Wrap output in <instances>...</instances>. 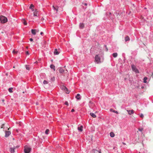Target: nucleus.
<instances>
[{"label":"nucleus","mask_w":153,"mask_h":153,"mask_svg":"<svg viewBox=\"0 0 153 153\" xmlns=\"http://www.w3.org/2000/svg\"><path fill=\"white\" fill-rule=\"evenodd\" d=\"M4 100H2V101L3 102H4Z\"/></svg>","instance_id":"41"},{"label":"nucleus","mask_w":153,"mask_h":153,"mask_svg":"<svg viewBox=\"0 0 153 153\" xmlns=\"http://www.w3.org/2000/svg\"><path fill=\"white\" fill-rule=\"evenodd\" d=\"M80 96V94H77L76 96V98L78 100H80L81 99V97H79Z\"/></svg>","instance_id":"17"},{"label":"nucleus","mask_w":153,"mask_h":153,"mask_svg":"<svg viewBox=\"0 0 153 153\" xmlns=\"http://www.w3.org/2000/svg\"><path fill=\"white\" fill-rule=\"evenodd\" d=\"M26 48H27H27H28V47H26Z\"/></svg>","instance_id":"49"},{"label":"nucleus","mask_w":153,"mask_h":153,"mask_svg":"<svg viewBox=\"0 0 153 153\" xmlns=\"http://www.w3.org/2000/svg\"><path fill=\"white\" fill-rule=\"evenodd\" d=\"M74 111V109H72L71 110V111L72 112H73Z\"/></svg>","instance_id":"38"},{"label":"nucleus","mask_w":153,"mask_h":153,"mask_svg":"<svg viewBox=\"0 0 153 153\" xmlns=\"http://www.w3.org/2000/svg\"><path fill=\"white\" fill-rule=\"evenodd\" d=\"M51 80H52V81H53L55 80V78L54 77L52 78L51 79Z\"/></svg>","instance_id":"32"},{"label":"nucleus","mask_w":153,"mask_h":153,"mask_svg":"<svg viewBox=\"0 0 153 153\" xmlns=\"http://www.w3.org/2000/svg\"><path fill=\"white\" fill-rule=\"evenodd\" d=\"M43 34V33L42 32H41L40 33V34L41 35H42V34Z\"/></svg>","instance_id":"40"},{"label":"nucleus","mask_w":153,"mask_h":153,"mask_svg":"<svg viewBox=\"0 0 153 153\" xmlns=\"http://www.w3.org/2000/svg\"><path fill=\"white\" fill-rule=\"evenodd\" d=\"M110 135L111 137H114V134L113 132H111L110 133Z\"/></svg>","instance_id":"21"},{"label":"nucleus","mask_w":153,"mask_h":153,"mask_svg":"<svg viewBox=\"0 0 153 153\" xmlns=\"http://www.w3.org/2000/svg\"><path fill=\"white\" fill-rule=\"evenodd\" d=\"M35 63H38V62H37V61H36Z\"/></svg>","instance_id":"46"},{"label":"nucleus","mask_w":153,"mask_h":153,"mask_svg":"<svg viewBox=\"0 0 153 153\" xmlns=\"http://www.w3.org/2000/svg\"><path fill=\"white\" fill-rule=\"evenodd\" d=\"M153 78V73H152V75Z\"/></svg>","instance_id":"42"},{"label":"nucleus","mask_w":153,"mask_h":153,"mask_svg":"<svg viewBox=\"0 0 153 153\" xmlns=\"http://www.w3.org/2000/svg\"><path fill=\"white\" fill-rule=\"evenodd\" d=\"M139 153H140V152H139Z\"/></svg>","instance_id":"53"},{"label":"nucleus","mask_w":153,"mask_h":153,"mask_svg":"<svg viewBox=\"0 0 153 153\" xmlns=\"http://www.w3.org/2000/svg\"><path fill=\"white\" fill-rule=\"evenodd\" d=\"M54 54L55 55H58L59 54V53L57 49H56L54 50Z\"/></svg>","instance_id":"11"},{"label":"nucleus","mask_w":153,"mask_h":153,"mask_svg":"<svg viewBox=\"0 0 153 153\" xmlns=\"http://www.w3.org/2000/svg\"><path fill=\"white\" fill-rule=\"evenodd\" d=\"M123 143L124 144V145H125L126 144L125 143Z\"/></svg>","instance_id":"45"},{"label":"nucleus","mask_w":153,"mask_h":153,"mask_svg":"<svg viewBox=\"0 0 153 153\" xmlns=\"http://www.w3.org/2000/svg\"><path fill=\"white\" fill-rule=\"evenodd\" d=\"M34 6L33 4H30V7H29V9H31L32 10H33L34 8Z\"/></svg>","instance_id":"19"},{"label":"nucleus","mask_w":153,"mask_h":153,"mask_svg":"<svg viewBox=\"0 0 153 153\" xmlns=\"http://www.w3.org/2000/svg\"><path fill=\"white\" fill-rule=\"evenodd\" d=\"M139 130L140 131H142L143 130V128H139Z\"/></svg>","instance_id":"35"},{"label":"nucleus","mask_w":153,"mask_h":153,"mask_svg":"<svg viewBox=\"0 0 153 153\" xmlns=\"http://www.w3.org/2000/svg\"><path fill=\"white\" fill-rule=\"evenodd\" d=\"M84 4L85 5H87V4L86 3H85Z\"/></svg>","instance_id":"44"},{"label":"nucleus","mask_w":153,"mask_h":153,"mask_svg":"<svg viewBox=\"0 0 153 153\" xmlns=\"http://www.w3.org/2000/svg\"><path fill=\"white\" fill-rule=\"evenodd\" d=\"M17 52H18V51H15V50H13V53L14 54H17Z\"/></svg>","instance_id":"28"},{"label":"nucleus","mask_w":153,"mask_h":153,"mask_svg":"<svg viewBox=\"0 0 153 153\" xmlns=\"http://www.w3.org/2000/svg\"><path fill=\"white\" fill-rule=\"evenodd\" d=\"M49 130L48 129H47L45 131V133L46 134H48V132H49Z\"/></svg>","instance_id":"27"},{"label":"nucleus","mask_w":153,"mask_h":153,"mask_svg":"<svg viewBox=\"0 0 153 153\" xmlns=\"http://www.w3.org/2000/svg\"><path fill=\"white\" fill-rule=\"evenodd\" d=\"M22 21L24 25H27V23L25 19H23L22 20Z\"/></svg>","instance_id":"20"},{"label":"nucleus","mask_w":153,"mask_h":153,"mask_svg":"<svg viewBox=\"0 0 153 153\" xmlns=\"http://www.w3.org/2000/svg\"><path fill=\"white\" fill-rule=\"evenodd\" d=\"M106 51H108V49L107 48H106Z\"/></svg>","instance_id":"43"},{"label":"nucleus","mask_w":153,"mask_h":153,"mask_svg":"<svg viewBox=\"0 0 153 153\" xmlns=\"http://www.w3.org/2000/svg\"><path fill=\"white\" fill-rule=\"evenodd\" d=\"M65 105H66L68 106V102L67 101L65 102Z\"/></svg>","instance_id":"34"},{"label":"nucleus","mask_w":153,"mask_h":153,"mask_svg":"<svg viewBox=\"0 0 153 153\" xmlns=\"http://www.w3.org/2000/svg\"><path fill=\"white\" fill-rule=\"evenodd\" d=\"M83 128V126H80V127H78V129L79 131L81 132L83 130V129H82Z\"/></svg>","instance_id":"14"},{"label":"nucleus","mask_w":153,"mask_h":153,"mask_svg":"<svg viewBox=\"0 0 153 153\" xmlns=\"http://www.w3.org/2000/svg\"><path fill=\"white\" fill-rule=\"evenodd\" d=\"M84 26V25L83 23H80L79 25L80 28L81 29L83 28Z\"/></svg>","instance_id":"16"},{"label":"nucleus","mask_w":153,"mask_h":153,"mask_svg":"<svg viewBox=\"0 0 153 153\" xmlns=\"http://www.w3.org/2000/svg\"><path fill=\"white\" fill-rule=\"evenodd\" d=\"M50 68L51 69H53L54 71H55V67L53 65H50Z\"/></svg>","instance_id":"22"},{"label":"nucleus","mask_w":153,"mask_h":153,"mask_svg":"<svg viewBox=\"0 0 153 153\" xmlns=\"http://www.w3.org/2000/svg\"><path fill=\"white\" fill-rule=\"evenodd\" d=\"M147 78L146 77H145L143 79V80H144L143 82L145 83H146V82H147L146 80H147Z\"/></svg>","instance_id":"24"},{"label":"nucleus","mask_w":153,"mask_h":153,"mask_svg":"<svg viewBox=\"0 0 153 153\" xmlns=\"http://www.w3.org/2000/svg\"><path fill=\"white\" fill-rule=\"evenodd\" d=\"M127 112H128V114L131 115L133 114L134 113V111L133 110H127Z\"/></svg>","instance_id":"8"},{"label":"nucleus","mask_w":153,"mask_h":153,"mask_svg":"<svg viewBox=\"0 0 153 153\" xmlns=\"http://www.w3.org/2000/svg\"><path fill=\"white\" fill-rule=\"evenodd\" d=\"M56 10V12H57V11H58V10Z\"/></svg>","instance_id":"50"},{"label":"nucleus","mask_w":153,"mask_h":153,"mask_svg":"<svg viewBox=\"0 0 153 153\" xmlns=\"http://www.w3.org/2000/svg\"><path fill=\"white\" fill-rule=\"evenodd\" d=\"M6 75L7 76V74H6Z\"/></svg>","instance_id":"51"},{"label":"nucleus","mask_w":153,"mask_h":153,"mask_svg":"<svg viewBox=\"0 0 153 153\" xmlns=\"http://www.w3.org/2000/svg\"><path fill=\"white\" fill-rule=\"evenodd\" d=\"M91 140H92L91 138Z\"/></svg>","instance_id":"52"},{"label":"nucleus","mask_w":153,"mask_h":153,"mask_svg":"<svg viewBox=\"0 0 153 153\" xmlns=\"http://www.w3.org/2000/svg\"><path fill=\"white\" fill-rule=\"evenodd\" d=\"M12 88H9L8 89L10 93H12L13 92V91H12Z\"/></svg>","instance_id":"29"},{"label":"nucleus","mask_w":153,"mask_h":153,"mask_svg":"<svg viewBox=\"0 0 153 153\" xmlns=\"http://www.w3.org/2000/svg\"><path fill=\"white\" fill-rule=\"evenodd\" d=\"M26 68L27 70L29 71L30 70V68L28 65H26Z\"/></svg>","instance_id":"26"},{"label":"nucleus","mask_w":153,"mask_h":153,"mask_svg":"<svg viewBox=\"0 0 153 153\" xmlns=\"http://www.w3.org/2000/svg\"><path fill=\"white\" fill-rule=\"evenodd\" d=\"M36 30L35 29H32L31 30L32 33L33 34L35 35L36 34Z\"/></svg>","instance_id":"15"},{"label":"nucleus","mask_w":153,"mask_h":153,"mask_svg":"<svg viewBox=\"0 0 153 153\" xmlns=\"http://www.w3.org/2000/svg\"><path fill=\"white\" fill-rule=\"evenodd\" d=\"M19 147V146H17L16 147H11L10 149V151L11 152V153H14L15 151V149L16 148H18Z\"/></svg>","instance_id":"7"},{"label":"nucleus","mask_w":153,"mask_h":153,"mask_svg":"<svg viewBox=\"0 0 153 153\" xmlns=\"http://www.w3.org/2000/svg\"><path fill=\"white\" fill-rule=\"evenodd\" d=\"M0 21L2 23H5L7 21V17L3 16H0Z\"/></svg>","instance_id":"2"},{"label":"nucleus","mask_w":153,"mask_h":153,"mask_svg":"<svg viewBox=\"0 0 153 153\" xmlns=\"http://www.w3.org/2000/svg\"><path fill=\"white\" fill-rule=\"evenodd\" d=\"M140 117L142 118H143L144 117V116L143 115V114H141L140 115Z\"/></svg>","instance_id":"33"},{"label":"nucleus","mask_w":153,"mask_h":153,"mask_svg":"<svg viewBox=\"0 0 153 153\" xmlns=\"http://www.w3.org/2000/svg\"><path fill=\"white\" fill-rule=\"evenodd\" d=\"M53 7H54L55 10H57V9H58V8H55L53 6Z\"/></svg>","instance_id":"39"},{"label":"nucleus","mask_w":153,"mask_h":153,"mask_svg":"<svg viewBox=\"0 0 153 153\" xmlns=\"http://www.w3.org/2000/svg\"><path fill=\"white\" fill-rule=\"evenodd\" d=\"M4 124H2L1 126V128H3V129H4Z\"/></svg>","instance_id":"31"},{"label":"nucleus","mask_w":153,"mask_h":153,"mask_svg":"<svg viewBox=\"0 0 153 153\" xmlns=\"http://www.w3.org/2000/svg\"><path fill=\"white\" fill-rule=\"evenodd\" d=\"M117 54L116 53H114L113 54V56L114 58L116 57H117Z\"/></svg>","instance_id":"23"},{"label":"nucleus","mask_w":153,"mask_h":153,"mask_svg":"<svg viewBox=\"0 0 153 153\" xmlns=\"http://www.w3.org/2000/svg\"><path fill=\"white\" fill-rule=\"evenodd\" d=\"M131 68L133 71L137 73H139L138 70L137 69L136 67L134 65H131Z\"/></svg>","instance_id":"4"},{"label":"nucleus","mask_w":153,"mask_h":153,"mask_svg":"<svg viewBox=\"0 0 153 153\" xmlns=\"http://www.w3.org/2000/svg\"><path fill=\"white\" fill-rule=\"evenodd\" d=\"M130 38L128 36H127L125 37V40L126 42L130 40Z\"/></svg>","instance_id":"12"},{"label":"nucleus","mask_w":153,"mask_h":153,"mask_svg":"<svg viewBox=\"0 0 153 153\" xmlns=\"http://www.w3.org/2000/svg\"><path fill=\"white\" fill-rule=\"evenodd\" d=\"M110 111H112L113 112L115 113H116L117 114H118V112L117 111H115V110H113V109H110Z\"/></svg>","instance_id":"25"},{"label":"nucleus","mask_w":153,"mask_h":153,"mask_svg":"<svg viewBox=\"0 0 153 153\" xmlns=\"http://www.w3.org/2000/svg\"><path fill=\"white\" fill-rule=\"evenodd\" d=\"M92 153H101L100 151H98L96 150H93L92 151Z\"/></svg>","instance_id":"13"},{"label":"nucleus","mask_w":153,"mask_h":153,"mask_svg":"<svg viewBox=\"0 0 153 153\" xmlns=\"http://www.w3.org/2000/svg\"><path fill=\"white\" fill-rule=\"evenodd\" d=\"M10 128H8V130H9Z\"/></svg>","instance_id":"48"},{"label":"nucleus","mask_w":153,"mask_h":153,"mask_svg":"<svg viewBox=\"0 0 153 153\" xmlns=\"http://www.w3.org/2000/svg\"><path fill=\"white\" fill-rule=\"evenodd\" d=\"M59 72L60 73L64 74L65 76L68 77V71L67 70H64L62 68H60L59 69Z\"/></svg>","instance_id":"1"},{"label":"nucleus","mask_w":153,"mask_h":153,"mask_svg":"<svg viewBox=\"0 0 153 153\" xmlns=\"http://www.w3.org/2000/svg\"><path fill=\"white\" fill-rule=\"evenodd\" d=\"M26 54H27V55H29V52L28 51H26Z\"/></svg>","instance_id":"36"},{"label":"nucleus","mask_w":153,"mask_h":153,"mask_svg":"<svg viewBox=\"0 0 153 153\" xmlns=\"http://www.w3.org/2000/svg\"><path fill=\"white\" fill-rule=\"evenodd\" d=\"M43 83L44 84H46L48 83V82L46 80H44Z\"/></svg>","instance_id":"30"},{"label":"nucleus","mask_w":153,"mask_h":153,"mask_svg":"<svg viewBox=\"0 0 153 153\" xmlns=\"http://www.w3.org/2000/svg\"><path fill=\"white\" fill-rule=\"evenodd\" d=\"M61 88L62 89L64 90L67 94H69V92L68 91V89L65 87L63 86H62L61 87Z\"/></svg>","instance_id":"6"},{"label":"nucleus","mask_w":153,"mask_h":153,"mask_svg":"<svg viewBox=\"0 0 153 153\" xmlns=\"http://www.w3.org/2000/svg\"><path fill=\"white\" fill-rule=\"evenodd\" d=\"M5 137H8L11 134V132L10 131H5Z\"/></svg>","instance_id":"9"},{"label":"nucleus","mask_w":153,"mask_h":153,"mask_svg":"<svg viewBox=\"0 0 153 153\" xmlns=\"http://www.w3.org/2000/svg\"><path fill=\"white\" fill-rule=\"evenodd\" d=\"M31 149L27 146L25 147L24 152L25 153H29L31 151Z\"/></svg>","instance_id":"3"},{"label":"nucleus","mask_w":153,"mask_h":153,"mask_svg":"<svg viewBox=\"0 0 153 153\" xmlns=\"http://www.w3.org/2000/svg\"><path fill=\"white\" fill-rule=\"evenodd\" d=\"M13 68H15V66H14L13 67Z\"/></svg>","instance_id":"47"},{"label":"nucleus","mask_w":153,"mask_h":153,"mask_svg":"<svg viewBox=\"0 0 153 153\" xmlns=\"http://www.w3.org/2000/svg\"><path fill=\"white\" fill-rule=\"evenodd\" d=\"M100 57L98 56V55H96L95 56V60L97 63H99L100 62Z\"/></svg>","instance_id":"5"},{"label":"nucleus","mask_w":153,"mask_h":153,"mask_svg":"<svg viewBox=\"0 0 153 153\" xmlns=\"http://www.w3.org/2000/svg\"><path fill=\"white\" fill-rule=\"evenodd\" d=\"M90 115L93 118H95L96 117V115L93 113H90Z\"/></svg>","instance_id":"18"},{"label":"nucleus","mask_w":153,"mask_h":153,"mask_svg":"<svg viewBox=\"0 0 153 153\" xmlns=\"http://www.w3.org/2000/svg\"><path fill=\"white\" fill-rule=\"evenodd\" d=\"M30 41H33V39L32 38H30Z\"/></svg>","instance_id":"37"},{"label":"nucleus","mask_w":153,"mask_h":153,"mask_svg":"<svg viewBox=\"0 0 153 153\" xmlns=\"http://www.w3.org/2000/svg\"><path fill=\"white\" fill-rule=\"evenodd\" d=\"M34 11L33 12V15L34 16H39V14L38 13V11L37 10H33Z\"/></svg>","instance_id":"10"}]
</instances>
